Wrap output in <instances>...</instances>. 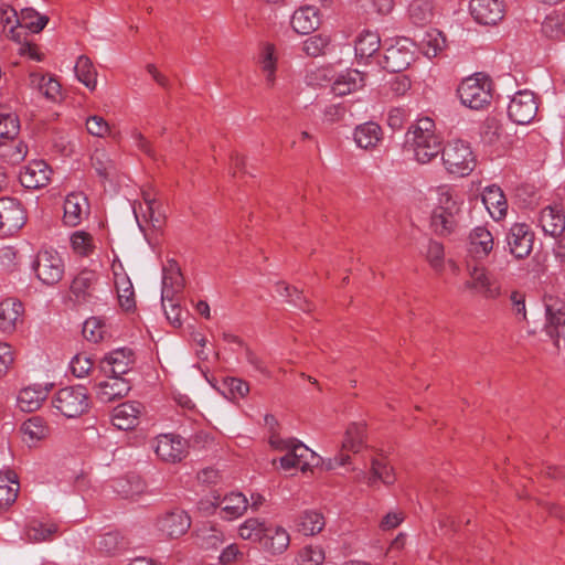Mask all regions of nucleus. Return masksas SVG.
Returning <instances> with one entry per match:
<instances>
[{"label": "nucleus", "mask_w": 565, "mask_h": 565, "mask_svg": "<svg viewBox=\"0 0 565 565\" xmlns=\"http://www.w3.org/2000/svg\"><path fill=\"white\" fill-rule=\"evenodd\" d=\"M380 45V35L376 32L364 30L355 40V55L360 58H369L379 51Z\"/></svg>", "instance_id": "nucleus-37"}, {"label": "nucleus", "mask_w": 565, "mask_h": 565, "mask_svg": "<svg viewBox=\"0 0 565 565\" xmlns=\"http://www.w3.org/2000/svg\"><path fill=\"white\" fill-rule=\"evenodd\" d=\"M436 193L429 226L436 235L446 237L455 233L458 227L462 202L455 190L448 185L438 186Z\"/></svg>", "instance_id": "nucleus-1"}, {"label": "nucleus", "mask_w": 565, "mask_h": 565, "mask_svg": "<svg viewBox=\"0 0 565 565\" xmlns=\"http://www.w3.org/2000/svg\"><path fill=\"white\" fill-rule=\"evenodd\" d=\"M540 224L545 234L552 237L562 235L565 231V213L561 205H548L541 211Z\"/></svg>", "instance_id": "nucleus-22"}, {"label": "nucleus", "mask_w": 565, "mask_h": 565, "mask_svg": "<svg viewBox=\"0 0 565 565\" xmlns=\"http://www.w3.org/2000/svg\"><path fill=\"white\" fill-rule=\"evenodd\" d=\"M537 103L535 95L530 90H519L511 98L508 106L509 118L518 125H527L532 122L537 114Z\"/></svg>", "instance_id": "nucleus-8"}, {"label": "nucleus", "mask_w": 565, "mask_h": 565, "mask_svg": "<svg viewBox=\"0 0 565 565\" xmlns=\"http://www.w3.org/2000/svg\"><path fill=\"white\" fill-rule=\"evenodd\" d=\"M36 277L47 286L57 284L64 274V264L56 252L41 250L34 263Z\"/></svg>", "instance_id": "nucleus-7"}, {"label": "nucleus", "mask_w": 565, "mask_h": 565, "mask_svg": "<svg viewBox=\"0 0 565 565\" xmlns=\"http://www.w3.org/2000/svg\"><path fill=\"white\" fill-rule=\"evenodd\" d=\"M364 425L363 424H351L345 431L344 439L342 441V450L344 452H359L364 443Z\"/></svg>", "instance_id": "nucleus-42"}, {"label": "nucleus", "mask_w": 565, "mask_h": 565, "mask_svg": "<svg viewBox=\"0 0 565 565\" xmlns=\"http://www.w3.org/2000/svg\"><path fill=\"white\" fill-rule=\"evenodd\" d=\"M511 310L518 321L526 320L525 295L521 291H512L510 295Z\"/></svg>", "instance_id": "nucleus-59"}, {"label": "nucleus", "mask_w": 565, "mask_h": 565, "mask_svg": "<svg viewBox=\"0 0 565 565\" xmlns=\"http://www.w3.org/2000/svg\"><path fill=\"white\" fill-rule=\"evenodd\" d=\"M108 376L109 380L94 385L97 399L105 404L125 397L130 391L129 382L124 377L114 375Z\"/></svg>", "instance_id": "nucleus-17"}, {"label": "nucleus", "mask_w": 565, "mask_h": 565, "mask_svg": "<svg viewBox=\"0 0 565 565\" xmlns=\"http://www.w3.org/2000/svg\"><path fill=\"white\" fill-rule=\"evenodd\" d=\"M267 525L258 519H247L238 529L243 540L258 542L262 544Z\"/></svg>", "instance_id": "nucleus-46"}, {"label": "nucleus", "mask_w": 565, "mask_h": 565, "mask_svg": "<svg viewBox=\"0 0 565 565\" xmlns=\"http://www.w3.org/2000/svg\"><path fill=\"white\" fill-rule=\"evenodd\" d=\"M414 40L419 50L429 58L437 56L446 46V39L437 29L419 32L415 34Z\"/></svg>", "instance_id": "nucleus-25"}, {"label": "nucleus", "mask_w": 565, "mask_h": 565, "mask_svg": "<svg viewBox=\"0 0 565 565\" xmlns=\"http://www.w3.org/2000/svg\"><path fill=\"white\" fill-rule=\"evenodd\" d=\"M458 95L462 105L476 110L482 109L491 103L492 82L487 75L477 73L461 82Z\"/></svg>", "instance_id": "nucleus-4"}, {"label": "nucleus", "mask_w": 565, "mask_h": 565, "mask_svg": "<svg viewBox=\"0 0 565 565\" xmlns=\"http://www.w3.org/2000/svg\"><path fill=\"white\" fill-rule=\"evenodd\" d=\"M469 279L465 287L486 298H495L498 290L492 287L491 279L483 267L468 265Z\"/></svg>", "instance_id": "nucleus-20"}, {"label": "nucleus", "mask_w": 565, "mask_h": 565, "mask_svg": "<svg viewBox=\"0 0 565 565\" xmlns=\"http://www.w3.org/2000/svg\"><path fill=\"white\" fill-rule=\"evenodd\" d=\"M74 71L77 79L82 82L87 88L90 90L96 88L97 73L92 61L87 56L81 55L77 58Z\"/></svg>", "instance_id": "nucleus-41"}, {"label": "nucleus", "mask_w": 565, "mask_h": 565, "mask_svg": "<svg viewBox=\"0 0 565 565\" xmlns=\"http://www.w3.org/2000/svg\"><path fill=\"white\" fill-rule=\"evenodd\" d=\"M20 26L26 28L34 33L42 31L49 22L46 15L39 14L32 8H24L21 10Z\"/></svg>", "instance_id": "nucleus-49"}, {"label": "nucleus", "mask_w": 565, "mask_h": 565, "mask_svg": "<svg viewBox=\"0 0 565 565\" xmlns=\"http://www.w3.org/2000/svg\"><path fill=\"white\" fill-rule=\"evenodd\" d=\"M326 558L324 551L318 545H307L298 553L299 565H320Z\"/></svg>", "instance_id": "nucleus-53"}, {"label": "nucleus", "mask_w": 565, "mask_h": 565, "mask_svg": "<svg viewBox=\"0 0 565 565\" xmlns=\"http://www.w3.org/2000/svg\"><path fill=\"white\" fill-rule=\"evenodd\" d=\"M13 362L14 352L11 345L6 342H0V379L9 372Z\"/></svg>", "instance_id": "nucleus-62"}, {"label": "nucleus", "mask_w": 565, "mask_h": 565, "mask_svg": "<svg viewBox=\"0 0 565 565\" xmlns=\"http://www.w3.org/2000/svg\"><path fill=\"white\" fill-rule=\"evenodd\" d=\"M330 38L322 34H316L303 41L302 51L312 57L320 56L326 53Z\"/></svg>", "instance_id": "nucleus-52"}, {"label": "nucleus", "mask_w": 565, "mask_h": 565, "mask_svg": "<svg viewBox=\"0 0 565 565\" xmlns=\"http://www.w3.org/2000/svg\"><path fill=\"white\" fill-rule=\"evenodd\" d=\"M413 60L412 53L402 46L391 45L385 50L383 68L391 73H401L406 70Z\"/></svg>", "instance_id": "nucleus-27"}, {"label": "nucleus", "mask_w": 565, "mask_h": 565, "mask_svg": "<svg viewBox=\"0 0 565 565\" xmlns=\"http://www.w3.org/2000/svg\"><path fill=\"white\" fill-rule=\"evenodd\" d=\"M469 10L476 22L494 25L504 17V4L501 0H470Z\"/></svg>", "instance_id": "nucleus-13"}, {"label": "nucleus", "mask_w": 565, "mask_h": 565, "mask_svg": "<svg viewBox=\"0 0 565 565\" xmlns=\"http://www.w3.org/2000/svg\"><path fill=\"white\" fill-rule=\"evenodd\" d=\"M0 24L3 25V31L9 26L10 36L17 40L15 29L20 26V19L15 9L4 3L0 4Z\"/></svg>", "instance_id": "nucleus-56"}, {"label": "nucleus", "mask_w": 565, "mask_h": 565, "mask_svg": "<svg viewBox=\"0 0 565 565\" xmlns=\"http://www.w3.org/2000/svg\"><path fill=\"white\" fill-rule=\"evenodd\" d=\"M71 245L73 250L81 256H88L95 249L93 236L84 231H77L72 234Z\"/></svg>", "instance_id": "nucleus-50"}, {"label": "nucleus", "mask_w": 565, "mask_h": 565, "mask_svg": "<svg viewBox=\"0 0 565 565\" xmlns=\"http://www.w3.org/2000/svg\"><path fill=\"white\" fill-rule=\"evenodd\" d=\"M87 131L96 137H105L109 132L108 122L100 116H90L86 120Z\"/></svg>", "instance_id": "nucleus-61"}, {"label": "nucleus", "mask_w": 565, "mask_h": 565, "mask_svg": "<svg viewBox=\"0 0 565 565\" xmlns=\"http://www.w3.org/2000/svg\"><path fill=\"white\" fill-rule=\"evenodd\" d=\"M52 403L65 417H77L88 409L87 390L82 385L63 387L55 393Z\"/></svg>", "instance_id": "nucleus-5"}, {"label": "nucleus", "mask_w": 565, "mask_h": 565, "mask_svg": "<svg viewBox=\"0 0 565 565\" xmlns=\"http://www.w3.org/2000/svg\"><path fill=\"white\" fill-rule=\"evenodd\" d=\"M542 34L552 40L565 38V11H553L542 22Z\"/></svg>", "instance_id": "nucleus-38"}, {"label": "nucleus", "mask_w": 565, "mask_h": 565, "mask_svg": "<svg viewBox=\"0 0 565 565\" xmlns=\"http://www.w3.org/2000/svg\"><path fill=\"white\" fill-rule=\"evenodd\" d=\"M82 333L86 340L97 343L104 339L106 328L100 319L90 317L84 322Z\"/></svg>", "instance_id": "nucleus-54"}, {"label": "nucleus", "mask_w": 565, "mask_h": 565, "mask_svg": "<svg viewBox=\"0 0 565 565\" xmlns=\"http://www.w3.org/2000/svg\"><path fill=\"white\" fill-rule=\"evenodd\" d=\"M191 526V519L183 510L167 512L157 520V527L168 539L184 535Z\"/></svg>", "instance_id": "nucleus-14"}, {"label": "nucleus", "mask_w": 565, "mask_h": 565, "mask_svg": "<svg viewBox=\"0 0 565 565\" xmlns=\"http://www.w3.org/2000/svg\"><path fill=\"white\" fill-rule=\"evenodd\" d=\"M20 429L24 435V441L30 446L46 438L50 434L46 422L40 416L29 418L21 425Z\"/></svg>", "instance_id": "nucleus-36"}, {"label": "nucleus", "mask_w": 565, "mask_h": 565, "mask_svg": "<svg viewBox=\"0 0 565 565\" xmlns=\"http://www.w3.org/2000/svg\"><path fill=\"white\" fill-rule=\"evenodd\" d=\"M134 364V351L128 348H120L105 355L99 363V367L105 375L121 377L131 370Z\"/></svg>", "instance_id": "nucleus-12"}, {"label": "nucleus", "mask_w": 565, "mask_h": 565, "mask_svg": "<svg viewBox=\"0 0 565 565\" xmlns=\"http://www.w3.org/2000/svg\"><path fill=\"white\" fill-rule=\"evenodd\" d=\"M51 170L42 160H34L25 166L19 174L21 184L26 189H41L47 185Z\"/></svg>", "instance_id": "nucleus-16"}, {"label": "nucleus", "mask_w": 565, "mask_h": 565, "mask_svg": "<svg viewBox=\"0 0 565 565\" xmlns=\"http://www.w3.org/2000/svg\"><path fill=\"white\" fill-rule=\"evenodd\" d=\"M56 532L57 526L54 523H43L38 520H32L25 527L26 539L35 543L52 540Z\"/></svg>", "instance_id": "nucleus-40"}, {"label": "nucleus", "mask_w": 565, "mask_h": 565, "mask_svg": "<svg viewBox=\"0 0 565 565\" xmlns=\"http://www.w3.org/2000/svg\"><path fill=\"white\" fill-rule=\"evenodd\" d=\"M434 128V121L425 117L412 125L406 132L405 149L420 164L430 162L443 151L441 141L435 135Z\"/></svg>", "instance_id": "nucleus-2"}, {"label": "nucleus", "mask_w": 565, "mask_h": 565, "mask_svg": "<svg viewBox=\"0 0 565 565\" xmlns=\"http://www.w3.org/2000/svg\"><path fill=\"white\" fill-rule=\"evenodd\" d=\"M409 19L416 25H425L433 19V6L429 0H414L408 8Z\"/></svg>", "instance_id": "nucleus-43"}, {"label": "nucleus", "mask_w": 565, "mask_h": 565, "mask_svg": "<svg viewBox=\"0 0 565 565\" xmlns=\"http://www.w3.org/2000/svg\"><path fill=\"white\" fill-rule=\"evenodd\" d=\"M441 159L446 170L458 177L469 175L477 163L470 143L461 139L448 141L443 148Z\"/></svg>", "instance_id": "nucleus-3"}, {"label": "nucleus", "mask_w": 565, "mask_h": 565, "mask_svg": "<svg viewBox=\"0 0 565 565\" xmlns=\"http://www.w3.org/2000/svg\"><path fill=\"white\" fill-rule=\"evenodd\" d=\"M157 457L168 463L181 462L188 455V441L175 434H160L152 440Z\"/></svg>", "instance_id": "nucleus-6"}, {"label": "nucleus", "mask_w": 565, "mask_h": 565, "mask_svg": "<svg viewBox=\"0 0 565 565\" xmlns=\"http://www.w3.org/2000/svg\"><path fill=\"white\" fill-rule=\"evenodd\" d=\"M161 302L169 322L175 328L181 327V308L180 305L175 302L174 297H171V299H166L164 302L161 300Z\"/></svg>", "instance_id": "nucleus-60"}, {"label": "nucleus", "mask_w": 565, "mask_h": 565, "mask_svg": "<svg viewBox=\"0 0 565 565\" xmlns=\"http://www.w3.org/2000/svg\"><path fill=\"white\" fill-rule=\"evenodd\" d=\"M507 243L510 253L516 259H523L527 257L533 249L534 233L527 224L515 223L507 234Z\"/></svg>", "instance_id": "nucleus-10"}, {"label": "nucleus", "mask_w": 565, "mask_h": 565, "mask_svg": "<svg viewBox=\"0 0 565 565\" xmlns=\"http://www.w3.org/2000/svg\"><path fill=\"white\" fill-rule=\"evenodd\" d=\"M218 507L221 508L222 518L233 520L243 515L247 510L248 501L243 493L232 492L222 499Z\"/></svg>", "instance_id": "nucleus-33"}, {"label": "nucleus", "mask_w": 565, "mask_h": 565, "mask_svg": "<svg viewBox=\"0 0 565 565\" xmlns=\"http://www.w3.org/2000/svg\"><path fill=\"white\" fill-rule=\"evenodd\" d=\"M224 385L227 387L233 398H241L247 395L249 392L248 384L237 377H227L224 381Z\"/></svg>", "instance_id": "nucleus-64"}, {"label": "nucleus", "mask_w": 565, "mask_h": 565, "mask_svg": "<svg viewBox=\"0 0 565 565\" xmlns=\"http://www.w3.org/2000/svg\"><path fill=\"white\" fill-rule=\"evenodd\" d=\"M382 128L373 121L358 126L354 131V140L363 149L375 148L382 140Z\"/></svg>", "instance_id": "nucleus-32"}, {"label": "nucleus", "mask_w": 565, "mask_h": 565, "mask_svg": "<svg viewBox=\"0 0 565 565\" xmlns=\"http://www.w3.org/2000/svg\"><path fill=\"white\" fill-rule=\"evenodd\" d=\"M482 202L490 215L499 221L507 214L508 203L500 186L493 184L483 190Z\"/></svg>", "instance_id": "nucleus-26"}, {"label": "nucleus", "mask_w": 565, "mask_h": 565, "mask_svg": "<svg viewBox=\"0 0 565 565\" xmlns=\"http://www.w3.org/2000/svg\"><path fill=\"white\" fill-rule=\"evenodd\" d=\"M95 544L99 553L106 556H115L129 547L127 539L116 531L100 535Z\"/></svg>", "instance_id": "nucleus-31"}, {"label": "nucleus", "mask_w": 565, "mask_h": 565, "mask_svg": "<svg viewBox=\"0 0 565 565\" xmlns=\"http://www.w3.org/2000/svg\"><path fill=\"white\" fill-rule=\"evenodd\" d=\"M275 47L271 44H266L260 57H259V64L262 67V71L266 74V83L268 87H273L275 85L276 81V65L277 61L274 56Z\"/></svg>", "instance_id": "nucleus-47"}, {"label": "nucleus", "mask_w": 565, "mask_h": 565, "mask_svg": "<svg viewBox=\"0 0 565 565\" xmlns=\"http://www.w3.org/2000/svg\"><path fill=\"white\" fill-rule=\"evenodd\" d=\"M365 85L364 74L358 70H348L339 75L332 85L335 95L344 96L351 94Z\"/></svg>", "instance_id": "nucleus-30"}, {"label": "nucleus", "mask_w": 565, "mask_h": 565, "mask_svg": "<svg viewBox=\"0 0 565 565\" xmlns=\"http://www.w3.org/2000/svg\"><path fill=\"white\" fill-rule=\"evenodd\" d=\"M23 305L18 299L8 298L0 302V332L12 334L22 323Z\"/></svg>", "instance_id": "nucleus-18"}, {"label": "nucleus", "mask_w": 565, "mask_h": 565, "mask_svg": "<svg viewBox=\"0 0 565 565\" xmlns=\"http://www.w3.org/2000/svg\"><path fill=\"white\" fill-rule=\"evenodd\" d=\"M184 286V279L178 263L173 259L163 267L161 300L171 299L181 292Z\"/></svg>", "instance_id": "nucleus-21"}, {"label": "nucleus", "mask_w": 565, "mask_h": 565, "mask_svg": "<svg viewBox=\"0 0 565 565\" xmlns=\"http://www.w3.org/2000/svg\"><path fill=\"white\" fill-rule=\"evenodd\" d=\"M118 494L132 498L143 492L145 483L138 476L118 479L114 486Z\"/></svg>", "instance_id": "nucleus-48"}, {"label": "nucleus", "mask_w": 565, "mask_h": 565, "mask_svg": "<svg viewBox=\"0 0 565 565\" xmlns=\"http://www.w3.org/2000/svg\"><path fill=\"white\" fill-rule=\"evenodd\" d=\"M444 257V245L437 241H429L427 245L426 258L431 267L440 270L443 268Z\"/></svg>", "instance_id": "nucleus-57"}, {"label": "nucleus", "mask_w": 565, "mask_h": 565, "mask_svg": "<svg viewBox=\"0 0 565 565\" xmlns=\"http://www.w3.org/2000/svg\"><path fill=\"white\" fill-rule=\"evenodd\" d=\"M141 405L136 402H126L113 409L111 423L121 430L132 429L138 424Z\"/></svg>", "instance_id": "nucleus-24"}, {"label": "nucleus", "mask_w": 565, "mask_h": 565, "mask_svg": "<svg viewBox=\"0 0 565 565\" xmlns=\"http://www.w3.org/2000/svg\"><path fill=\"white\" fill-rule=\"evenodd\" d=\"M46 397L45 388L29 386L20 391L17 403L22 412L31 413L39 409Z\"/></svg>", "instance_id": "nucleus-34"}, {"label": "nucleus", "mask_w": 565, "mask_h": 565, "mask_svg": "<svg viewBox=\"0 0 565 565\" xmlns=\"http://www.w3.org/2000/svg\"><path fill=\"white\" fill-rule=\"evenodd\" d=\"M320 25L319 10L305 6L296 10L291 17V26L299 34H309Z\"/></svg>", "instance_id": "nucleus-23"}, {"label": "nucleus", "mask_w": 565, "mask_h": 565, "mask_svg": "<svg viewBox=\"0 0 565 565\" xmlns=\"http://www.w3.org/2000/svg\"><path fill=\"white\" fill-rule=\"evenodd\" d=\"M92 167L97 175L104 180L108 179L116 170L114 161L104 149H96L90 157Z\"/></svg>", "instance_id": "nucleus-45"}, {"label": "nucleus", "mask_w": 565, "mask_h": 565, "mask_svg": "<svg viewBox=\"0 0 565 565\" xmlns=\"http://www.w3.org/2000/svg\"><path fill=\"white\" fill-rule=\"evenodd\" d=\"M493 236L484 226L475 227L469 234V250L476 257H486L493 249Z\"/></svg>", "instance_id": "nucleus-28"}, {"label": "nucleus", "mask_w": 565, "mask_h": 565, "mask_svg": "<svg viewBox=\"0 0 565 565\" xmlns=\"http://www.w3.org/2000/svg\"><path fill=\"white\" fill-rule=\"evenodd\" d=\"M324 525L323 514L316 510L303 511L296 521L298 532L303 535H316L323 530Z\"/></svg>", "instance_id": "nucleus-35"}, {"label": "nucleus", "mask_w": 565, "mask_h": 565, "mask_svg": "<svg viewBox=\"0 0 565 565\" xmlns=\"http://www.w3.org/2000/svg\"><path fill=\"white\" fill-rule=\"evenodd\" d=\"M25 211L17 199H0V234L12 235L25 224Z\"/></svg>", "instance_id": "nucleus-9"}, {"label": "nucleus", "mask_w": 565, "mask_h": 565, "mask_svg": "<svg viewBox=\"0 0 565 565\" xmlns=\"http://www.w3.org/2000/svg\"><path fill=\"white\" fill-rule=\"evenodd\" d=\"M199 540L203 548H217L223 543V534L215 529H211L199 534Z\"/></svg>", "instance_id": "nucleus-63"}, {"label": "nucleus", "mask_w": 565, "mask_h": 565, "mask_svg": "<svg viewBox=\"0 0 565 565\" xmlns=\"http://www.w3.org/2000/svg\"><path fill=\"white\" fill-rule=\"evenodd\" d=\"M376 480L382 481L386 486L393 484L396 480L394 469L386 458L372 459L369 484L372 486Z\"/></svg>", "instance_id": "nucleus-39"}, {"label": "nucleus", "mask_w": 565, "mask_h": 565, "mask_svg": "<svg viewBox=\"0 0 565 565\" xmlns=\"http://www.w3.org/2000/svg\"><path fill=\"white\" fill-rule=\"evenodd\" d=\"M289 543L290 536L284 527L267 526L260 545L271 554H281L288 548Z\"/></svg>", "instance_id": "nucleus-29"}, {"label": "nucleus", "mask_w": 565, "mask_h": 565, "mask_svg": "<svg viewBox=\"0 0 565 565\" xmlns=\"http://www.w3.org/2000/svg\"><path fill=\"white\" fill-rule=\"evenodd\" d=\"M281 449L287 450V454L280 458V466L285 470L298 468L301 471H307L315 465L312 462L316 459L315 454L301 443L290 440L285 443V447Z\"/></svg>", "instance_id": "nucleus-11"}, {"label": "nucleus", "mask_w": 565, "mask_h": 565, "mask_svg": "<svg viewBox=\"0 0 565 565\" xmlns=\"http://www.w3.org/2000/svg\"><path fill=\"white\" fill-rule=\"evenodd\" d=\"M89 214L87 198L81 192L70 193L64 201L63 221L68 226L78 225Z\"/></svg>", "instance_id": "nucleus-19"}, {"label": "nucleus", "mask_w": 565, "mask_h": 565, "mask_svg": "<svg viewBox=\"0 0 565 565\" xmlns=\"http://www.w3.org/2000/svg\"><path fill=\"white\" fill-rule=\"evenodd\" d=\"M8 480L12 486H0V510L10 507L18 497L19 482L17 475L12 471L8 472Z\"/></svg>", "instance_id": "nucleus-55"}, {"label": "nucleus", "mask_w": 565, "mask_h": 565, "mask_svg": "<svg viewBox=\"0 0 565 565\" xmlns=\"http://www.w3.org/2000/svg\"><path fill=\"white\" fill-rule=\"evenodd\" d=\"M97 276L92 270L81 271L70 287V299L77 305L90 302L94 298Z\"/></svg>", "instance_id": "nucleus-15"}, {"label": "nucleus", "mask_w": 565, "mask_h": 565, "mask_svg": "<svg viewBox=\"0 0 565 565\" xmlns=\"http://www.w3.org/2000/svg\"><path fill=\"white\" fill-rule=\"evenodd\" d=\"M116 288L120 307L127 311L135 308V292L130 280L127 277L116 280Z\"/></svg>", "instance_id": "nucleus-51"}, {"label": "nucleus", "mask_w": 565, "mask_h": 565, "mask_svg": "<svg viewBox=\"0 0 565 565\" xmlns=\"http://www.w3.org/2000/svg\"><path fill=\"white\" fill-rule=\"evenodd\" d=\"M92 367L93 361L89 356L83 353L76 354L71 361V370L76 377H84L88 375Z\"/></svg>", "instance_id": "nucleus-58"}, {"label": "nucleus", "mask_w": 565, "mask_h": 565, "mask_svg": "<svg viewBox=\"0 0 565 565\" xmlns=\"http://www.w3.org/2000/svg\"><path fill=\"white\" fill-rule=\"evenodd\" d=\"M20 131L17 114L0 109V142L14 139Z\"/></svg>", "instance_id": "nucleus-44"}]
</instances>
